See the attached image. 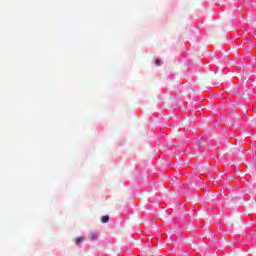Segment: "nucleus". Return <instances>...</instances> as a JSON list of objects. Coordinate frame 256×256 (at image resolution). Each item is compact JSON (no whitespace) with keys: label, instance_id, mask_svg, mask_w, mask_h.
Listing matches in <instances>:
<instances>
[{"label":"nucleus","instance_id":"obj_1","mask_svg":"<svg viewBox=\"0 0 256 256\" xmlns=\"http://www.w3.org/2000/svg\"><path fill=\"white\" fill-rule=\"evenodd\" d=\"M101 222L102 223H109V216H107V215L106 216H102L101 217Z\"/></svg>","mask_w":256,"mask_h":256},{"label":"nucleus","instance_id":"obj_2","mask_svg":"<svg viewBox=\"0 0 256 256\" xmlns=\"http://www.w3.org/2000/svg\"><path fill=\"white\" fill-rule=\"evenodd\" d=\"M99 238V236L95 233H91L90 234V239H92L93 241L97 240Z\"/></svg>","mask_w":256,"mask_h":256},{"label":"nucleus","instance_id":"obj_3","mask_svg":"<svg viewBox=\"0 0 256 256\" xmlns=\"http://www.w3.org/2000/svg\"><path fill=\"white\" fill-rule=\"evenodd\" d=\"M155 64H156V67H159V66L163 65V60L156 59Z\"/></svg>","mask_w":256,"mask_h":256},{"label":"nucleus","instance_id":"obj_4","mask_svg":"<svg viewBox=\"0 0 256 256\" xmlns=\"http://www.w3.org/2000/svg\"><path fill=\"white\" fill-rule=\"evenodd\" d=\"M81 241H83V238H81V237L76 238V243H77V244L81 243Z\"/></svg>","mask_w":256,"mask_h":256}]
</instances>
